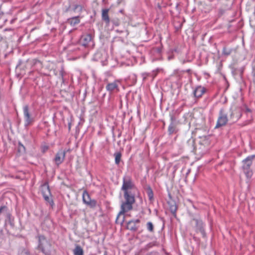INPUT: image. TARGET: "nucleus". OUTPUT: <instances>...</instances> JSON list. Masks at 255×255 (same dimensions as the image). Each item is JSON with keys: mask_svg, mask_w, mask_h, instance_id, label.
I'll use <instances>...</instances> for the list:
<instances>
[{"mask_svg": "<svg viewBox=\"0 0 255 255\" xmlns=\"http://www.w3.org/2000/svg\"><path fill=\"white\" fill-rule=\"evenodd\" d=\"M135 184L130 176L126 175L123 178V185L121 190L124 192L125 201L122 202L121 211L119 213L116 220L117 224H122L125 221L124 214L131 210L133 204L135 202Z\"/></svg>", "mask_w": 255, "mask_h": 255, "instance_id": "f257e3e1", "label": "nucleus"}, {"mask_svg": "<svg viewBox=\"0 0 255 255\" xmlns=\"http://www.w3.org/2000/svg\"><path fill=\"white\" fill-rule=\"evenodd\" d=\"M38 238L37 249L40 250L44 255H52L54 249L51 243L43 235L38 236Z\"/></svg>", "mask_w": 255, "mask_h": 255, "instance_id": "f03ea898", "label": "nucleus"}, {"mask_svg": "<svg viewBox=\"0 0 255 255\" xmlns=\"http://www.w3.org/2000/svg\"><path fill=\"white\" fill-rule=\"evenodd\" d=\"M180 112V111L178 109L172 110L169 113L170 123L168 128L169 135L176 133L178 131L177 126L179 124V121L177 120V116Z\"/></svg>", "mask_w": 255, "mask_h": 255, "instance_id": "7ed1b4c3", "label": "nucleus"}, {"mask_svg": "<svg viewBox=\"0 0 255 255\" xmlns=\"http://www.w3.org/2000/svg\"><path fill=\"white\" fill-rule=\"evenodd\" d=\"M255 157V155L249 156L243 161V169L248 179H250L253 175V172L250 169V167Z\"/></svg>", "mask_w": 255, "mask_h": 255, "instance_id": "20e7f679", "label": "nucleus"}, {"mask_svg": "<svg viewBox=\"0 0 255 255\" xmlns=\"http://www.w3.org/2000/svg\"><path fill=\"white\" fill-rule=\"evenodd\" d=\"M228 118L227 116V113L225 112L223 109H220L215 128H218L226 126L228 123Z\"/></svg>", "mask_w": 255, "mask_h": 255, "instance_id": "39448f33", "label": "nucleus"}, {"mask_svg": "<svg viewBox=\"0 0 255 255\" xmlns=\"http://www.w3.org/2000/svg\"><path fill=\"white\" fill-rule=\"evenodd\" d=\"M191 223H194L195 225V230L197 232H200L203 237H206V233L204 229L205 225L203 221L200 218H193L191 221Z\"/></svg>", "mask_w": 255, "mask_h": 255, "instance_id": "423d86ee", "label": "nucleus"}, {"mask_svg": "<svg viewBox=\"0 0 255 255\" xmlns=\"http://www.w3.org/2000/svg\"><path fill=\"white\" fill-rule=\"evenodd\" d=\"M80 43L85 47L93 48L94 44L93 41V37L91 34L83 35L80 39Z\"/></svg>", "mask_w": 255, "mask_h": 255, "instance_id": "0eeeda50", "label": "nucleus"}, {"mask_svg": "<svg viewBox=\"0 0 255 255\" xmlns=\"http://www.w3.org/2000/svg\"><path fill=\"white\" fill-rule=\"evenodd\" d=\"M82 199L83 203L91 208H95L97 205L96 200L92 199L90 198V195L86 191H84L83 193Z\"/></svg>", "mask_w": 255, "mask_h": 255, "instance_id": "6e6552de", "label": "nucleus"}, {"mask_svg": "<svg viewBox=\"0 0 255 255\" xmlns=\"http://www.w3.org/2000/svg\"><path fill=\"white\" fill-rule=\"evenodd\" d=\"M66 153V150L61 149L56 153L53 161L57 166L64 161Z\"/></svg>", "mask_w": 255, "mask_h": 255, "instance_id": "1a4fd4ad", "label": "nucleus"}, {"mask_svg": "<svg viewBox=\"0 0 255 255\" xmlns=\"http://www.w3.org/2000/svg\"><path fill=\"white\" fill-rule=\"evenodd\" d=\"M119 82L115 81L112 83H109L107 84L106 89L110 94L114 92H119Z\"/></svg>", "mask_w": 255, "mask_h": 255, "instance_id": "9d476101", "label": "nucleus"}, {"mask_svg": "<svg viewBox=\"0 0 255 255\" xmlns=\"http://www.w3.org/2000/svg\"><path fill=\"white\" fill-rule=\"evenodd\" d=\"M23 115L25 119V125H30L33 121V118L31 117L29 113V108L27 105L23 107Z\"/></svg>", "mask_w": 255, "mask_h": 255, "instance_id": "9b49d317", "label": "nucleus"}, {"mask_svg": "<svg viewBox=\"0 0 255 255\" xmlns=\"http://www.w3.org/2000/svg\"><path fill=\"white\" fill-rule=\"evenodd\" d=\"M206 89L201 86H198L195 88L193 91V95L195 98H201L202 95L206 92Z\"/></svg>", "mask_w": 255, "mask_h": 255, "instance_id": "f8f14e48", "label": "nucleus"}, {"mask_svg": "<svg viewBox=\"0 0 255 255\" xmlns=\"http://www.w3.org/2000/svg\"><path fill=\"white\" fill-rule=\"evenodd\" d=\"M139 223L140 220L139 219L130 220L127 223V229L131 231L135 232L138 229L136 224H139Z\"/></svg>", "mask_w": 255, "mask_h": 255, "instance_id": "ddd939ff", "label": "nucleus"}, {"mask_svg": "<svg viewBox=\"0 0 255 255\" xmlns=\"http://www.w3.org/2000/svg\"><path fill=\"white\" fill-rule=\"evenodd\" d=\"M109 9H104L102 12V19L105 21L107 25H109L110 22V19L109 16Z\"/></svg>", "mask_w": 255, "mask_h": 255, "instance_id": "4468645a", "label": "nucleus"}, {"mask_svg": "<svg viewBox=\"0 0 255 255\" xmlns=\"http://www.w3.org/2000/svg\"><path fill=\"white\" fill-rule=\"evenodd\" d=\"M41 192L43 196L51 195L50 189L47 184H44L41 186Z\"/></svg>", "mask_w": 255, "mask_h": 255, "instance_id": "2eb2a0df", "label": "nucleus"}, {"mask_svg": "<svg viewBox=\"0 0 255 255\" xmlns=\"http://www.w3.org/2000/svg\"><path fill=\"white\" fill-rule=\"evenodd\" d=\"M68 22L72 26H75V25L80 23V18L79 16H75L71 18L68 19Z\"/></svg>", "mask_w": 255, "mask_h": 255, "instance_id": "dca6fc26", "label": "nucleus"}, {"mask_svg": "<svg viewBox=\"0 0 255 255\" xmlns=\"http://www.w3.org/2000/svg\"><path fill=\"white\" fill-rule=\"evenodd\" d=\"M74 255H83L84 252L82 248L79 246H77L73 251Z\"/></svg>", "mask_w": 255, "mask_h": 255, "instance_id": "f3484780", "label": "nucleus"}, {"mask_svg": "<svg viewBox=\"0 0 255 255\" xmlns=\"http://www.w3.org/2000/svg\"><path fill=\"white\" fill-rule=\"evenodd\" d=\"M114 156L115 158V163L117 165H119L121 159L122 154L120 152H116L114 153Z\"/></svg>", "mask_w": 255, "mask_h": 255, "instance_id": "a211bd4d", "label": "nucleus"}, {"mask_svg": "<svg viewBox=\"0 0 255 255\" xmlns=\"http://www.w3.org/2000/svg\"><path fill=\"white\" fill-rule=\"evenodd\" d=\"M146 193L149 200L152 201L153 200V192L151 187H148L146 189Z\"/></svg>", "mask_w": 255, "mask_h": 255, "instance_id": "6ab92c4d", "label": "nucleus"}, {"mask_svg": "<svg viewBox=\"0 0 255 255\" xmlns=\"http://www.w3.org/2000/svg\"><path fill=\"white\" fill-rule=\"evenodd\" d=\"M177 206L175 203L170 204V206H169L170 211L174 217H175L176 215V212L177 211Z\"/></svg>", "mask_w": 255, "mask_h": 255, "instance_id": "aec40b11", "label": "nucleus"}, {"mask_svg": "<svg viewBox=\"0 0 255 255\" xmlns=\"http://www.w3.org/2000/svg\"><path fill=\"white\" fill-rule=\"evenodd\" d=\"M18 151L20 153H23L25 152V148L20 142H18Z\"/></svg>", "mask_w": 255, "mask_h": 255, "instance_id": "412c9836", "label": "nucleus"}, {"mask_svg": "<svg viewBox=\"0 0 255 255\" xmlns=\"http://www.w3.org/2000/svg\"><path fill=\"white\" fill-rule=\"evenodd\" d=\"M50 196H51V195H46L43 196V197L44 200L47 202H48L51 206H53L54 203H53L52 199H51L50 198V197H49Z\"/></svg>", "mask_w": 255, "mask_h": 255, "instance_id": "4be33fe9", "label": "nucleus"}, {"mask_svg": "<svg viewBox=\"0 0 255 255\" xmlns=\"http://www.w3.org/2000/svg\"><path fill=\"white\" fill-rule=\"evenodd\" d=\"M146 227L148 231H149L150 232L152 233L154 232V227L152 223L151 222H148L147 223Z\"/></svg>", "mask_w": 255, "mask_h": 255, "instance_id": "5701e85b", "label": "nucleus"}, {"mask_svg": "<svg viewBox=\"0 0 255 255\" xmlns=\"http://www.w3.org/2000/svg\"><path fill=\"white\" fill-rule=\"evenodd\" d=\"M232 52V50L230 49H227L225 47L223 48V53L225 55H229Z\"/></svg>", "mask_w": 255, "mask_h": 255, "instance_id": "b1692460", "label": "nucleus"}, {"mask_svg": "<svg viewBox=\"0 0 255 255\" xmlns=\"http://www.w3.org/2000/svg\"><path fill=\"white\" fill-rule=\"evenodd\" d=\"M226 9L223 8H220L218 9V15L219 16H222L225 12Z\"/></svg>", "mask_w": 255, "mask_h": 255, "instance_id": "393cba45", "label": "nucleus"}, {"mask_svg": "<svg viewBox=\"0 0 255 255\" xmlns=\"http://www.w3.org/2000/svg\"><path fill=\"white\" fill-rule=\"evenodd\" d=\"M77 9H79V11H81L82 10V6L79 4L75 5L73 8V11H75Z\"/></svg>", "mask_w": 255, "mask_h": 255, "instance_id": "a878e982", "label": "nucleus"}, {"mask_svg": "<svg viewBox=\"0 0 255 255\" xmlns=\"http://www.w3.org/2000/svg\"><path fill=\"white\" fill-rule=\"evenodd\" d=\"M155 245V244L154 243H148L145 247L146 249H148L149 248H151L153 246Z\"/></svg>", "mask_w": 255, "mask_h": 255, "instance_id": "bb28decb", "label": "nucleus"}, {"mask_svg": "<svg viewBox=\"0 0 255 255\" xmlns=\"http://www.w3.org/2000/svg\"><path fill=\"white\" fill-rule=\"evenodd\" d=\"M112 21L113 22V23L116 25V26H118L119 24H120V22L118 20H112Z\"/></svg>", "mask_w": 255, "mask_h": 255, "instance_id": "cd10ccee", "label": "nucleus"}, {"mask_svg": "<svg viewBox=\"0 0 255 255\" xmlns=\"http://www.w3.org/2000/svg\"><path fill=\"white\" fill-rule=\"evenodd\" d=\"M23 253L24 255H30L29 252L26 250L23 251Z\"/></svg>", "mask_w": 255, "mask_h": 255, "instance_id": "c85d7f7f", "label": "nucleus"}, {"mask_svg": "<svg viewBox=\"0 0 255 255\" xmlns=\"http://www.w3.org/2000/svg\"><path fill=\"white\" fill-rule=\"evenodd\" d=\"M253 81L255 83V67L254 68L253 70Z\"/></svg>", "mask_w": 255, "mask_h": 255, "instance_id": "c756f323", "label": "nucleus"}, {"mask_svg": "<svg viewBox=\"0 0 255 255\" xmlns=\"http://www.w3.org/2000/svg\"><path fill=\"white\" fill-rule=\"evenodd\" d=\"M70 5H69L67 8H66V9L65 10V12H68L70 10Z\"/></svg>", "mask_w": 255, "mask_h": 255, "instance_id": "7c9ffc66", "label": "nucleus"}, {"mask_svg": "<svg viewBox=\"0 0 255 255\" xmlns=\"http://www.w3.org/2000/svg\"><path fill=\"white\" fill-rule=\"evenodd\" d=\"M60 75H61V76L63 77V71L62 70H61L60 72Z\"/></svg>", "mask_w": 255, "mask_h": 255, "instance_id": "2f4dec72", "label": "nucleus"}, {"mask_svg": "<svg viewBox=\"0 0 255 255\" xmlns=\"http://www.w3.org/2000/svg\"><path fill=\"white\" fill-rule=\"evenodd\" d=\"M9 224L12 227L14 226L13 224L10 221H9Z\"/></svg>", "mask_w": 255, "mask_h": 255, "instance_id": "473e14b6", "label": "nucleus"}, {"mask_svg": "<svg viewBox=\"0 0 255 255\" xmlns=\"http://www.w3.org/2000/svg\"><path fill=\"white\" fill-rule=\"evenodd\" d=\"M104 255H107V253L105 252Z\"/></svg>", "mask_w": 255, "mask_h": 255, "instance_id": "72a5a7b5", "label": "nucleus"}, {"mask_svg": "<svg viewBox=\"0 0 255 255\" xmlns=\"http://www.w3.org/2000/svg\"><path fill=\"white\" fill-rule=\"evenodd\" d=\"M39 62V63H40V61H38V60H36V62H35V63H36V62Z\"/></svg>", "mask_w": 255, "mask_h": 255, "instance_id": "f704fd0d", "label": "nucleus"}]
</instances>
